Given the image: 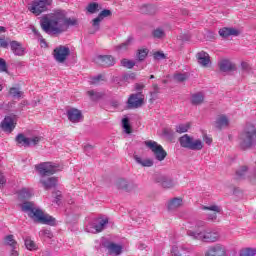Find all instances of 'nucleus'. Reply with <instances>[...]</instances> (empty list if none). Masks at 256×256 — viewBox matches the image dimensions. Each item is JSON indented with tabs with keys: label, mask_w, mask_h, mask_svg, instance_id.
Segmentation results:
<instances>
[{
	"label": "nucleus",
	"mask_w": 256,
	"mask_h": 256,
	"mask_svg": "<svg viewBox=\"0 0 256 256\" xmlns=\"http://www.w3.org/2000/svg\"><path fill=\"white\" fill-rule=\"evenodd\" d=\"M40 25L48 35H57L63 31V27L79 26V20L77 18H65V11L58 10L52 17H42Z\"/></svg>",
	"instance_id": "1"
},
{
	"label": "nucleus",
	"mask_w": 256,
	"mask_h": 256,
	"mask_svg": "<svg viewBox=\"0 0 256 256\" xmlns=\"http://www.w3.org/2000/svg\"><path fill=\"white\" fill-rule=\"evenodd\" d=\"M36 171H38L41 179L40 183L46 191L49 189H55L59 179L57 177H49L50 175H55L57 171H61V166L53 162H42L35 166Z\"/></svg>",
	"instance_id": "2"
},
{
	"label": "nucleus",
	"mask_w": 256,
	"mask_h": 256,
	"mask_svg": "<svg viewBox=\"0 0 256 256\" xmlns=\"http://www.w3.org/2000/svg\"><path fill=\"white\" fill-rule=\"evenodd\" d=\"M21 211L26 213L30 219L35 223H42L43 225H55V218L49 214L43 213V210L35 206V202L25 201L21 205Z\"/></svg>",
	"instance_id": "3"
},
{
	"label": "nucleus",
	"mask_w": 256,
	"mask_h": 256,
	"mask_svg": "<svg viewBox=\"0 0 256 256\" xmlns=\"http://www.w3.org/2000/svg\"><path fill=\"white\" fill-rule=\"evenodd\" d=\"M239 145L241 149H251L256 145V128L253 124H246L244 130L239 135Z\"/></svg>",
	"instance_id": "4"
},
{
	"label": "nucleus",
	"mask_w": 256,
	"mask_h": 256,
	"mask_svg": "<svg viewBox=\"0 0 256 256\" xmlns=\"http://www.w3.org/2000/svg\"><path fill=\"white\" fill-rule=\"evenodd\" d=\"M187 235L192 237L193 239H198L199 241H203L204 243H215L219 241V232L217 231H203V232H195V231H187Z\"/></svg>",
	"instance_id": "5"
},
{
	"label": "nucleus",
	"mask_w": 256,
	"mask_h": 256,
	"mask_svg": "<svg viewBox=\"0 0 256 256\" xmlns=\"http://www.w3.org/2000/svg\"><path fill=\"white\" fill-rule=\"evenodd\" d=\"M178 141L183 149H189L190 151H201L203 149V141L201 139H194L188 134L181 136Z\"/></svg>",
	"instance_id": "6"
},
{
	"label": "nucleus",
	"mask_w": 256,
	"mask_h": 256,
	"mask_svg": "<svg viewBox=\"0 0 256 256\" xmlns=\"http://www.w3.org/2000/svg\"><path fill=\"white\" fill-rule=\"evenodd\" d=\"M53 4V0H34L28 4V11L36 17L49 11V7Z\"/></svg>",
	"instance_id": "7"
},
{
	"label": "nucleus",
	"mask_w": 256,
	"mask_h": 256,
	"mask_svg": "<svg viewBox=\"0 0 256 256\" xmlns=\"http://www.w3.org/2000/svg\"><path fill=\"white\" fill-rule=\"evenodd\" d=\"M144 144L148 147V149H150V151H152L157 161H165V157H167V151L163 149L161 144L153 140H147L144 142Z\"/></svg>",
	"instance_id": "8"
},
{
	"label": "nucleus",
	"mask_w": 256,
	"mask_h": 256,
	"mask_svg": "<svg viewBox=\"0 0 256 256\" xmlns=\"http://www.w3.org/2000/svg\"><path fill=\"white\" fill-rule=\"evenodd\" d=\"M145 103V95L143 92L131 94L127 100V109H139Z\"/></svg>",
	"instance_id": "9"
},
{
	"label": "nucleus",
	"mask_w": 256,
	"mask_h": 256,
	"mask_svg": "<svg viewBox=\"0 0 256 256\" xmlns=\"http://www.w3.org/2000/svg\"><path fill=\"white\" fill-rule=\"evenodd\" d=\"M69 55H71V49L68 46L60 45L53 50V57L57 63H65Z\"/></svg>",
	"instance_id": "10"
},
{
	"label": "nucleus",
	"mask_w": 256,
	"mask_h": 256,
	"mask_svg": "<svg viewBox=\"0 0 256 256\" xmlns=\"http://www.w3.org/2000/svg\"><path fill=\"white\" fill-rule=\"evenodd\" d=\"M109 223V218H97L95 223L86 226L87 233H101L105 226Z\"/></svg>",
	"instance_id": "11"
},
{
	"label": "nucleus",
	"mask_w": 256,
	"mask_h": 256,
	"mask_svg": "<svg viewBox=\"0 0 256 256\" xmlns=\"http://www.w3.org/2000/svg\"><path fill=\"white\" fill-rule=\"evenodd\" d=\"M4 133H13L15 130V116H5L0 125Z\"/></svg>",
	"instance_id": "12"
},
{
	"label": "nucleus",
	"mask_w": 256,
	"mask_h": 256,
	"mask_svg": "<svg viewBox=\"0 0 256 256\" xmlns=\"http://www.w3.org/2000/svg\"><path fill=\"white\" fill-rule=\"evenodd\" d=\"M206 256H225L227 255V248L223 244H215L208 248L205 253Z\"/></svg>",
	"instance_id": "13"
},
{
	"label": "nucleus",
	"mask_w": 256,
	"mask_h": 256,
	"mask_svg": "<svg viewBox=\"0 0 256 256\" xmlns=\"http://www.w3.org/2000/svg\"><path fill=\"white\" fill-rule=\"evenodd\" d=\"M102 246L108 250L110 255H121L123 253V246L112 241L106 240L102 243Z\"/></svg>",
	"instance_id": "14"
},
{
	"label": "nucleus",
	"mask_w": 256,
	"mask_h": 256,
	"mask_svg": "<svg viewBox=\"0 0 256 256\" xmlns=\"http://www.w3.org/2000/svg\"><path fill=\"white\" fill-rule=\"evenodd\" d=\"M68 121L71 123H79L83 121V113L77 108H71L67 110Z\"/></svg>",
	"instance_id": "15"
},
{
	"label": "nucleus",
	"mask_w": 256,
	"mask_h": 256,
	"mask_svg": "<svg viewBox=\"0 0 256 256\" xmlns=\"http://www.w3.org/2000/svg\"><path fill=\"white\" fill-rule=\"evenodd\" d=\"M156 182L161 185L164 189H173L175 186V181L165 175H158L155 178Z\"/></svg>",
	"instance_id": "16"
},
{
	"label": "nucleus",
	"mask_w": 256,
	"mask_h": 256,
	"mask_svg": "<svg viewBox=\"0 0 256 256\" xmlns=\"http://www.w3.org/2000/svg\"><path fill=\"white\" fill-rule=\"evenodd\" d=\"M10 49L16 57H23V55H25V48L19 41H10Z\"/></svg>",
	"instance_id": "17"
},
{
	"label": "nucleus",
	"mask_w": 256,
	"mask_h": 256,
	"mask_svg": "<svg viewBox=\"0 0 256 256\" xmlns=\"http://www.w3.org/2000/svg\"><path fill=\"white\" fill-rule=\"evenodd\" d=\"M111 15H112L111 10H108V9L102 10L99 13V15L92 20V25H93L95 31H99V25H100L101 21H103V19L105 17H111Z\"/></svg>",
	"instance_id": "18"
},
{
	"label": "nucleus",
	"mask_w": 256,
	"mask_h": 256,
	"mask_svg": "<svg viewBox=\"0 0 256 256\" xmlns=\"http://www.w3.org/2000/svg\"><path fill=\"white\" fill-rule=\"evenodd\" d=\"M196 59L201 67H209V65H211V57L209 56V53L205 51L198 52L196 54Z\"/></svg>",
	"instance_id": "19"
},
{
	"label": "nucleus",
	"mask_w": 256,
	"mask_h": 256,
	"mask_svg": "<svg viewBox=\"0 0 256 256\" xmlns=\"http://www.w3.org/2000/svg\"><path fill=\"white\" fill-rule=\"evenodd\" d=\"M116 187L123 191H133L135 189V183L133 181H127L125 178H119L116 182Z\"/></svg>",
	"instance_id": "20"
},
{
	"label": "nucleus",
	"mask_w": 256,
	"mask_h": 256,
	"mask_svg": "<svg viewBox=\"0 0 256 256\" xmlns=\"http://www.w3.org/2000/svg\"><path fill=\"white\" fill-rule=\"evenodd\" d=\"M256 172H249L247 166H242L236 171V179H251V177H255Z\"/></svg>",
	"instance_id": "21"
},
{
	"label": "nucleus",
	"mask_w": 256,
	"mask_h": 256,
	"mask_svg": "<svg viewBox=\"0 0 256 256\" xmlns=\"http://www.w3.org/2000/svg\"><path fill=\"white\" fill-rule=\"evenodd\" d=\"M98 61L102 67H113L115 65V58L111 55H100Z\"/></svg>",
	"instance_id": "22"
},
{
	"label": "nucleus",
	"mask_w": 256,
	"mask_h": 256,
	"mask_svg": "<svg viewBox=\"0 0 256 256\" xmlns=\"http://www.w3.org/2000/svg\"><path fill=\"white\" fill-rule=\"evenodd\" d=\"M219 35L220 37L227 39V37H231V35H233L234 37H239L240 32L235 28L224 27L219 30Z\"/></svg>",
	"instance_id": "23"
},
{
	"label": "nucleus",
	"mask_w": 256,
	"mask_h": 256,
	"mask_svg": "<svg viewBox=\"0 0 256 256\" xmlns=\"http://www.w3.org/2000/svg\"><path fill=\"white\" fill-rule=\"evenodd\" d=\"M214 127L220 131L224 129V127H229V118L225 115L218 116L214 122Z\"/></svg>",
	"instance_id": "24"
},
{
	"label": "nucleus",
	"mask_w": 256,
	"mask_h": 256,
	"mask_svg": "<svg viewBox=\"0 0 256 256\" xmlns=\"http://www.w3.org/2000/svg\"><path fill=\"white\" fill-rule=\"evenodd\" d=\"M218 67L222 73H227L229 71H235V66L229 60H222L218 63Z\"/></svg>",
	"instance_id": "25"
},
{
	"label": "nucleus",
	"mask_w": 256,
	"mask_h": 256,
	"mask_svg": "<svg viewBox=\"0 0 256 256\" xmlns=\"http://www.w3.org/2000/svg\"><path fill=\"white\" fill-rule=\"evenodd\" d=\"M134 160L136 161V163L138 165H141V167H153V165L155 164V162L153 161V159L151 158H145L143 159L141 156L139 155H134Z\"/></svg>",
	"instance_id": "26"
},
{
	"label": "nucleus",
	"mask_w": 256,
	"mask_h": 256,
	"mask_svg": "<svg viewBox=\"0 0 256 256\" xmlns=\"http://www.w3.org/2000/svg\"><path fill=\"white\" fill-rule=\"evenodd\" d=\"M15 141L18 147H30V140L23 133L18 134Z\"/></svg>",
	"instance_id": "27"
},
{
	"label": "nucleus",
	"mask_w": 256,
	"mask_h": 256,
	"mask_svg": "<svg viewBox=\"0 0 256 256\" xmlns=\"http://www.w3.org/2000/svg\"><path fill=\"white\" fill-rule=\"evenodd\" d=\"M24 245L28 251H37L39 249V246H37V243L31 239V237L26 236L24 238Z\"/></svg>",
	"instance_id": "28"
},
{
	"label": "nucleus",
	"mask_w": 256,
	"mask_h": 256,
	"mask_svg": "<svg viewBox=\"0 0 256 256\" xmlns=\"http://www.w3.org/2000/svg\"><path fill=\"white\" fill-rule=\"evenodd\" d=\"M33 193L28 188H23L18 192V199L20 201H26V199H31Z\"/></svg>",
	"instance_id": "29"
},
{
	"label": "nucleus",
	"mask_w": 256,
	"mask_h": 256,
	"mask_svg": "<svg viewBox=\"0 0 256 256\" xmlns=\"http://www.w3.org/2000/svg\"><path fill=\"white\" fill-rule=\"evenodd\" d=\"M181 205H183V199L173 198L168 202V210L174 211V209H178V207H181Z\"/></svg>",
	"instance_id": "30"
},
{
	"label": "nucleus",
	"mask_w": 256,
	"mask_h": 256,
	"mask_svg": "<svg viewBox=\"0 0 256 256\" xmlns=\"http://www.w3.org/2000/svg\"><path fill=\"white\" fill-rule=\"evenodd\" d=\"M205 101V95L202 92L195 93L191 96L192 105H201Z\"/></svg>",
	"instance_id": "31"
},
{
	"label": "nucleus",
	"mask_w": 256,
	"mask_h": 256,
	"mask_svg": "<svg viewBox=\"0 0 256 256\" xmlns=\"http://www.w3.org/2000/svg\"><path fill=\"white\" fill-rule=\"evenodd\" d=\"M133 43V36L128 37V39L123 42L122 44H119L115 46L116 51H127L129 45Z\"/></svg>",
	"instance_id": "32"
},
{
	"label": "nucleus",
	"mask_w": 256,
	"mask_h": 256,
	"mask_svg": "<svg viewBox=\"0 0 256 256\" xmlns=\"http://www.w3.org/2000/svg\"><path fill=\"white\" fill-rule=\"evenodd\" d=\"M9 93L14 99H21L23 97V91H20L17 87L10 88Z\"/></svg>",
	"instance_id": "33"
},
{
	"label": "nucleus",
	"mask_w": 256,
	"mask_h": 256,
	"mask_svg": "<svg viewBox=\"0 0 256 256\" xmlns=\"http://www.w3.org/2000/svg\"><path fill=\"white\" fill-rule=\"evenodd\" d=\"M87 95L90 97L91 101H99V99H102L104 94L101 92H95L94 90H90L87 92Z\"/></svg>",
	"instance_id": "34"
},
{
	"label": "nucleus",
	"mask_w": 256,
	"mask_h": 256,
	"mask_svg": "<svg viewBox=\"0 0 256 256\" xmlns=\"http://www.w3.org/2000/svg\"><path fill=\"white\" fill-rule=\"evenodd\" d=\"M5 243L6 245H9L10 247H12V249H17V241H15V238L13 235H7L5 237Z\"/></svg>",
	"instance_id": "35"
},
{
	"label": "nucleus",
	"mask_w": 256,
	"mask_h": 256,
	"mask_svg": "<svg viewBox=\"0 0 256 256\" xmlns=\"http://www.w3.org/2000/svg\"><path fill=\"white\" fill-rule=\"evenodd\" d=\"M239 256H256L255 248H244L240 250Z\"/></svg>",
	"instance_id": "36"
},
{
	"label": "nucleus",
	"mask_w": 256,
	"mask_h": 256,
	"mask_svg": "<svg viewBox=\"0 0 256 256\" xmlns=\"http://www.w3.org/2000/svg\"><path fill=\"white\" fill-rule=\"evenodd\" d=\"M191 129V123L179 124L176 126V133H187Z\"/></svg>",
	"instance_id": "37"
},
{
	"label": "nucleus",
	"mask_w": 256,
	"mask_h": 256,
	"mask_svg": "<svg viewBox=\"0 0 256 256\" xmlns=\"http://www.w3.org/2000/svg\"><path fill=\"white\" fill-rule=\"evenodd\" d=\"M86 9L88 13H91V14L97 13V11H99V3H96V2L89 3Z\"/></svg>",
	"instance_id": "38"
},
{
	"label": "nucleus",
	"mask_w": 256,
	"mask_h": 256,
	"mask_svg": "<svg viewBox=\"0 0 256 256\" xmlns=\"http://www.w3.org/2000/svg\"><path fill=\"white\" fill-rule=\"evenodd\" d=\"M149 55V50L147 48L138 50L137 57L139 61H145Z\"/></svg>",
	"instance_id": "39"
},
{
	"label": "nucleus",
	"mask_w": 256,
	"mask_h": 256,
	"mask_svg": "<svg viewBox=\"0 0 256 256\" xmlns=\"http://www.w3.org/2000/svg\"><path fill=\"white\" fill-rule=\"evenodd\" d=\"M152 36L154 39H163V37H165V31H163L161 28H157L153 30Z\"/></svg>",
	"instance_id": "40"
},
{
	"label": "nucleus",
	"mask_w": 256,
	"mask_h": 256,
	"mask_svg": "<svg viewBox=\"0 0 256 256\" xmlns=\"http://www.w3.org/2000/svg\"><path fill=\"white\" fill-rule=\"evenodd\" d=\"M122 127L125 130V133L129 135L131 133V124H129V118L122 119Z\"/></svg>",
	"instance_id": "41"
},
{
	"label": "nucleus",
	"mask_w": 256,
	"mask_h": 256,
	"mask_svg": "<svg viewBox=\"0 0 256 256\" xmlns=\"http://www.w3.org/2000/svg\"><path fill=\"white\" fill-rule=\"evenodd\" d=\"M121 65L122 67H126V69H133L135 67V62L128 59H122Z\"/></svg>",
	"instance_id": "42"
},
{
	"label": "nucleus",
	"mask_w": 256,
	"mask_h": 256,
	"mask_svg": "<svg viewBox=\"0 0 256 256\" xmlns=\"http://www.w3.org/2000/svg\"><path fill=\"white\" fill-rule=\"evenodd\" d=\"M175 81H178V83H183V81H187V74L185 73H177L174 75Z\"/></svg>",
	"instance_id": "43"
},
{
	"label": "nucleus",
	"mask_w": 256,
	"mask_h": 256,
	"mask_svg": "<svg viewBox=\"0 0 256 256\" xmlns=\"http://www.w3.org/2000/svg\"><path fill=\"white\" fill-rule=\"evenodd\" d=\"M41 139V136H33L32 138H29L30 147H35L36 145H39V143H41Z\"/></svg>",
	"instance_id": "44"
},
{
	"label": "nucleus",
	"mask_w": 256,
	"mask_h": 256,
	"mask_svg": "<svg viewBox=\"0 0 256 256\" xmlns=\"http://www.w3.org/2000/svg\"><path fill=\"white\" fill-rule=\"evenodd\" d=\"M204 211H215V213H220L221 208L217 205H211V206H203Z\"/></svg>",
	"instance_id": "45"
},
{
	"label": "nucleus",
	"mask_w": 256,
	"mask_h": 256,
	"mask_svg": "<svg viewBox=\"0 0 256 256\" xmlns=\"http://www.w3.org/2000/svg\"><path fill=\"white\" fill-rule=\"evenodd\" d=\"M93 150L94 147L91 144H87L84 146V153H86L88 157H91V155H93Z\"/></svg>",
	"instance_id": "46"
},
{
	"label": "nucleus",
	"mask_w": 256,
	"mask_h": 256,
	"mask_svg": "<svg viewBox=\"0 0 256 256\" xmlns=\"http://www.w3.org/2000/svg\"><path fill=\"white\" fill-rule=\"evenodd\" d=\"M162 133H163V136L164 137H168V139H171L173 137V135H174L173 130L170 129V128H164Z\"/></svg>",
	"instance_id": "47"
},
{
	"label": "nucleus",
	"mask_w": 256,
	"mask_h": 256,
	"mask_svg": "<svg viewBox=\"0 0 256 256\" xmlns=\"http://www.w3.org/2000/svg\"><path fill=\"white\" fill-rule=\"evenodd\" d=\"M103 79V75H97L91 78V85H97V83H99V81H101Z\"/></svg>",
	"instance_id": "48"
},
{
	"label": "nucleus",
	"mask_w": 256,
	"mask_h": 256,
	"mask_svg": "<svg viewBox=\"0 0 256 256\" xmlns=\"http://www.w3.org/2000/svg\"><path fill=\"white\" fill-rule=\"evenodd\" d=\"M5 71H7V62L5 59L0 58V72L3 73Z\"/></svg>",
	"instance_id": "49"
},
{
	"label": "nucleus",
	"mask_w": 256,
	"mask_h": 256,
	"mask_svg": "<svg viewBox=\"0 0 256 256\" xmlns=\"http://www.w3.org/2000/svg\"><path fill=\"white\" fill-rule=\"evenodd\" d=\"M0 47H2V49H7V47H9V42L5 40V36H0Z\"/></svg>",
	"instance_id": "50"
},
{
	"label": "nucleus",
	"mask_w": 256,
	"mask_h": 256,
	"mask_svg": "<svg viewBox=\"0 0 256 256\" xmlns=\"http://www.w3.org/2000/svg\"><path fill=\"white\" fill-rule=\"evenodd\" d=\"M154 59L156 61H161V59H165V54L163 52H155Z\"/></svg>",
	"instance_id": "51"
},
{
	"label": "nucleus",
	"mask_w": 256,
	"mask_h": 256,
	"mask_svg": "<svg viewBox=\"0 0 256 256\" xmlns=\"http://www.w3.org/2000/svg\"><path fill=\"white\" fill-rule=\"evenodd\" d=\"M241 67L246 73H249V71H251V65H249V63L247 62H242Z\"/></svg>",
	"instance_id": "52"
},
{
	"label": "nucleus",
	"mask_w": 256,
	"mask_h": 256,
	"mask_svg": "<svg viewBox=\"0 0 256 256\" xmlns=\"http://www.w3.org/2000/svg\"><path fill=\"white\" fill-rule=\"evenodd\" d=\"M171 256H181V254H179V247H177V246L172 247Z\"/></svg>",
	"instance_id": "53"
},
{
	"label": "nucleus",
	"mask_w": 256,
	"mask_h": 256,
	"mask_svg": "<svg viewBox=\"0 0 256 256\" xmlns=\"http://www.w3.org/2000/svg\"><path fill=\"white\" fill-rule=\"evenodd\" d=\"M145 89V85L141 83H136L135 84V90L138 91V93H141Z\"/></svg>",
	"instance_id": "54"
},
{
	"label": "nucleus",
	"mask_w": 256,
	"mask_h": 256,
	"mask_svg": "<svg viewBox=\"0 0 256 256\" xmlns=\"http://www.w3.org/2000/svg\"><path fill=\"white\" fill-rule=\"evenodd\" d=\"M129 79H135V73L125 74V75L123 76V80H124V81H129Z\"/></svg>",
	"instance_id": "55"
},
{
	"label": "nucleus",
	"mask_w": 256,
	"mask_h": 256,
	"mask_svg": "<svg viewBox=\"0 0 256 256\" xmlns=\"http://www.w3.org/2000/svg\"><path fill=\"white\" fill-rule=\"evenodd\" d=\"M145 9L147 11H145ZM151 9H153V5H150V4L144 5V7L142 8V13H151V12H149V11H151Z\"/></svg>",
	"instance_id": "56"
},
{
	"label": "nucleus",
	"mask_w": 256,
	"mask_h": 256,
	"mask_svg": "<svg viewBox=\"0 0 256 256\" xmlns=\"http://www.w3.org/2000/svg\"><path fill=\"white\" fill-rule=\"evenodd\" d=\"M7 183V180L5 179V176H3V173L0 172V188Z\"/></svg>",
	"instance_id": "57"
},
{
	"label": "nucleus",
	"mask_w": 256,
	"mask_h": 256,
	"mask_svg": "<svg viewBox=\"0 0 256 256\" xmlns=\"http://www.w3.org/2000/svg\"><path fill=\"white\" fill-rule=\"evenodd\" d=\"M154 91L151 93V95H157L159 93V85L153 84Z\"/></svg>",
	"instance_id": "58"
},
{
	"label": "nucleus",
	"mask_w": 256,
	"mask_h": 256,
	"mask_svg": "<svg viewBox=\"0 0 256 256\" xmlns=\"http://www.w3.org/2000/svg\"><path fill=\"white\" fill-rule=\"evenodd\" d=\"M208 219L210 221H215L217 219V213L209 214Z\"/></svg>",
	"instance_id": "59"
},
{
	"label": "nucleus",
	"mask_w": 256,
	"mask_h": 256,
	"mask_svg": "<svg viewBox=\"0 0 256 256\" xmlns=\"http://www.w3.org/2000/svg\"><path fill=\"white\" fill-rule=\"evenodd\" d=\"M110 105H111L112 107H119V101H117V100H112V101L110 102Z\"/></svg>",
	"instance_id": "60"
},
{
	"label": "nucleus",
	"mask_w": 256,
	"mask_h": 256,
	"mask_svg": "<svg viewBox=\"0 0 256 256\" xmlns=\"http://www.w3.org/2000/svg\"><path fill=\"white\" fill-rule=\"evenodd\" d=\"M16 248H12L11 255L10 256H19V252L15 250Z\"/></svg>",
	"instance_id": "61"
},
{
	"label": "nucleus",
	"mask_w": 256,
	"mask_h": 256,
	"mask_svg": "<svg viewBox=\"0 0 256 256\" xmlns=\"http://www.w3.org/2000/svg\"><path fill=\"white\" fill-rule=\"evenodd\" d=\"M212 142H213V140H212L211 138H209V137H206V138H205V143H206L207 145H211Z\"/></svg>",
	"instance_id": "62"
},
{
	"label": "nucleus",
	"mask_w": 256,
	"mask_h": 256,
	"mask_svg": "<svg viewBox=\"0 0 256 256\" xmlns=\"http://www.w3.org/2000/svg\"><path fill=\"white\" fill-rule=\"evenodd\" d=\"M7 31V28L4 26H0V33H5Z\"/></svg>",
	"instance_id": "63"
},
{
	"label": "nucleus",
	"mask_w": 256,
	"mask_h": 256,
	"mask_svg": "<svg viewBox=\"0 0 256 256\" xmlns=\"http://www.w3.org/2000/svg\"><path fill=\"white\" fill-rule=\"evenodd\" d=\"M59 201H61V196L58 195V196L56 197V203L59 204Z\"/></svg>",
	"instance_id": "64"
}]
</instances>
